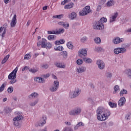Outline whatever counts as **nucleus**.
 I'll return each instance as SVG.
<instances>
[{
	"mask_svg": "<svg viewBox=\"0 0 131 131\" xmlns=\"http://www.w3.org/2000/svg\"><path fill=\"white\" fill-rule=\"evenodd\" d=\"M111 114L110 111L103 106L98 107L96 110L97 119L99 121H105V120H107V118H109Z\"/></svg>",
	"mask_w": 131,
	"mask_h": 131,
	"instance_id": "nucleus-1",
	"label": "nucleus"
},
{
	"mask_svg": "<svg viewBox=\"0 0 131 131\" xmlns=\"http://www.w3.org/2000/svg\"><path fill=\"white\" fill-rule=\"evenodd\" d=\"M129 48V44L127 43H124L121 45V47H119L114 49V53L116 55L119 54H124L126 53V49Z\"/></svg>",
	"mask_w": 131,
	"mask_h": 131,
	"instance_id": "nucleus-2",
	"label": "nucleus"
},
{
	"mask_svg": "<svg viewBox=\"0 0 131 131\" xmlns=\"http://www.w3.org/2000/svg\"><path fill=\"white\" fill-rule=\"evenodd\" d=\"M15 114L17 116L13 118V124L15 126H19V121L23 119V116H22V114L19 112H15Z\"/></svg>",
	"mask_w": 131,
	"mask_h": 131,
	"instance_id": "nucleus-3",
	"label": "nucleus"
},
{
	"mask_svg": "<svg viewBox=\"0 0 131 131\" xmlns=\"http://www.w3.org/2000/svg\"><path fill=\"white\" fill-rule=\"evenodd\" d=\"M81 94V89L77 88L73 91L70 92L69 93V98L70 99H75Z\"/></svg>",
	"mask_w": 131,
	"mask_h": 131,
	"instance_id": "nucleus-4",
	"label": "nucleus"
},
{
	"mask_svg": "<svg viewBox=\"0 0 131 131\" xmlns=\"http://www.w3.org/2000/svg\"><path fill=\"white\" fill-rule=\"evenodd\" d=\"M81 113V108L76 107L74 110H72L69 112V115L71 116H75V115H79Z\"/></svg>",
	"mask_w": 131,
	"mask_h": 131,
	"instance_id": "nucleus-5",
	"label": "nucleus"
},
{
	"mask_svg": "<svg viewBox=\"0 0 131 131\" xmlns=\"http://www.w3.org/2000/svg\"><path fill=\"white\" fill-rule=\"evenodd\" d=\"M59 89V81H54L53 84L50 88L49 90L52 93H54V92H57V90Z\"/></svg>",
	"mask_w": 131,
	"mask_h": 131,
	"instance_id": "nucleus-6",
	"label": "nucleus"
},
{
	"mask_svg": "<svg viewBox=\"0 0 131 131\" xmlns=\"http://www.w3.org/2000/svg\"><path fill=\"white\" fill-rule=\"evenodd\" d=\"M89 13H91V7L87 6L79 12V15L80 16H85V15H88Z\"/></svg>",
	"mask_w": 131,
	"mask_h": 131,
	"instance_id": "nucleus-7",
	"label": "nucleus"
},
{
	"mask_svg": "<svg viewBox=\"0 0 131 131\" xmlns=\"http://www.w3.org/2000/svg\"><path fill=\"white\" fill-rule=\"evenodd\" d=\"M18 72V67L15 69L8 75V79H15L17 78V72Z\"/></svg>",
	"mask_w": 131,
	"mask_h": 131,
	"instance_id": "nucleus-8",
	"label": "nucleus"
},
{
	"mask_svg": "<svg viewBox=\"0 0 131 131\" xmlns=\"http://www.w3.org/2000/svg\"><path fill=\"white\" fill-rule=\"evenodd\" d=\"M104 24H102L101 21H96L95 24L93 25L94 29H97L99 30H102L104 29Z\"/></svg>",
	"mask_w": 131,
	"mask_h": 131,
	"instance_id": "nucleus-9",
	"label": "nucleus"
},
{
	"mask_svg": "<svg viewBox=\"0 0 131 131\" xmlns=\"http://www.w3.org/2000/svg\"><path fill=\"white\" fill-rule=\"evenodd\" d=\"M98 68L100 70H104L105 69V62L102 60H98L96 62Z\"/></svg>",
	"mask_w": 131,
	"mask_h": 131,
	"instance_id": "nucleus-10",
	"label": "nucleus"
},
{
	"mask_svg": "<svg viewBox=\"0 0 131 131\" xmlns=\"http://www.w3.org/2000/svg\"><path fill=\"white\" fill-rule=\"evenodd\" d=\"M46 120H47V116L45 115L42 116L41 118H40L39 121L38 122V125L39 126H43V125L47 123Z\"/></svg>",
	"mask_w": 131,
	"mask_h": 131,
	"instance_id": "nucleus-11",
	"label": "nucleus"
},
{
	"mask_svg": "<svg viewBox=\"0 0 131 131\" xmlns=\"http://www.w3.org/2000/svg\"><path fill=\"white\" fill-rule=\"evenodd\" d=\"M78 55L80 58H84L88 55V52L85 49H81L78 51Z\"/></svg>",
	"mask_w": 131,
	"mask_h": 131,
	"instance_id": "nucleus-12",
	"label": "nucleus"
},
{
	"mask_svg": "<svg viewBox=\"0 0 131 131\" xmlns=\"http://www.w3.org/2000/svg\"><path fill=\"white\" fill-rule=\"evenodd\" d=\"M124 41V38H120L119 37H115L113 40V42L115 45H119L121 42H123Z\"/></svg>",
	"mask_w": 131,
	"mask_h": 131,
	"instance_id": "nucleus-13",
	"label": "nucleus"
},
{
	"mask_svg": "<svg viewBox=\"0 0 131 131\" xmlns=\"http://www.w3.org/2000/svg\"><path fill=\"white\" fill-rule=\"evenodd\" d=\"M47 45V40L45 38H42L41 41H39L37 43V47H41V48H46Z\"/></svg>",
	"mask_w": 131,
	"mask_h": 131,
	"instance_id": "nucleus-14",
	"label": "nucleus"
},
{
	"mask_svg": "<svg viewBox=\"0 0 131 131\" xmlns=\"http://www.w3.org/2000/svg\"><path fill=\"white\" fill-rule=\"evenodd\" d=\"M17 24V15L14 14L10 23L11 27H15Z\"/></svg>",
	"mask_w": 131,
	"mask_h": 131,
	"instance_id": "nucleus-15",
	"label": "nucleus"
},
{
	"mask_svg": "<svg viewBox=\"0 0 131 131\" xmlns=\"http://www.w3.org/2000/svg\"><path fill=\"white\" fill-rule=\"evenodd\" d=\"M118 16V12H115L114 14H112V15L110 17V23H113V22L115 21Z\"/></svg>",
	"mask_w": 131,
	"mask_h": 131,
	"instance_id": "nucleus-16",
	"label": "nucleus"
},
{
	"mask_svg": "<svg viewBox=\"0 0 131 131\" xmlns=\"http://www.w3.org/2000/svg\"><path fill=\"white\" fill-rule=\"evenodd\" d=\"M126 102V99H125V97H121L118 102V106H119L120 107H122V106H123V105L125 104Z\"/></svg>",
	"mask_w": 131,
	"mask_h": 131,
	"instance_id": "nucleus-17",
	"label": "nucleus"
},
{
	"mask_svg": "<svg viewBox=\"0 0 131 131\" xmlns=\"http://www.w3.org/2000/svg\"><path fill=\"white\" fill-rule=\"evenodd\" d=\"M76 71L78 73H83L86 71V68L84 66H80L76 69Z\"/></svg>",
	"mask_w": 131,
	"mask_h": 131,
	"instance_id": "nucleus-18",
	"label": "nucleus"
},
{
	"mask_svg": "<svg viewBox=\"0 0 131 131\" xmlns=\"http://www.w3.org/2000/svg\"><path fill=\"white\" fill-rule=\"evenodd\" d=\"M54 65L58 68H62L63 69L66 68V65L61 62H56L54 63Z\"/></svg>",
	"mask_w": 131,
	"mask_h": 131,
	"instance_id": "nucleus-19",
	"label": "nucleus"
},
{
	"mask_svg": "<svg viewBox=\"0 0 131 131\" xmlns=\"http://www.w3.org/2000/svg\"><path fill=\"white\" fill-rule=\"evenodd\" d=\"M35 81L36 82H38L39 83H45L46 82V80L43 78H41L40 77H37L34 78Z\"/></svg>",
	"mask_w": 131,
	"mask_h": 131,
	"instance_id": "nucleus-20",
	"label": "nucleus"
},
{
	"mask_svg": "<svg viewBox=\"0 0 131 131\" xmlns=\"http://www.w3.org/2000/svg\"><path fill=\"white\" fill-rule=\"evenodd\" d=\"M58 25H61L66 29L69 28V24L68 23H64V21H60L58 23Z\"/></svg>",
	"mask_w": 131,
	"mask_h": 131,
	"instance_id": "nucleus-21",
	"label": "nucleus"
},
{
	"mask_svg": "<svg viewBox=\"0 0 131 131\" xmlns=\"http://www.w3.org/2000/svg\"><path fill=\"white\" fill-rule=\"evenodd\" d=\"M2 37H5V35H6V33H7V29L4 27H1L0 28V33H2Z\"/></svg>",
	"mask_w": 131,
	"mask_h": 131,
	"instance_id": "nucleus-22",
	"label": "nucleus"
},
{
	"mask_svg": "<svg viewBox=\"0 0 131 131\" xmlns=\"http://www.w3.org/2000/svg\"><path fill=\"white\" fill-rule=\"evenodd\" d=\"M38 97V94L37 93L34 92L29 96V99H35Z\"/></svg>",
	"mask_w": 131,
	"mask_h": 131,
	"instance_id": "nucleus-23",
	"label": "nucleus"
},
{
	"mask_svg": "<svg viewBox=\"0 0 131 131\" xmlns=\"http://www.w3.org/2000/svg\"><path fill=\"white\" fill-rule=\"evenodd\" d=\"M120 91V88H119V86L118 85H116L114 87V92L113 94H117L118 92Z\"/></svg>",
	"mask_w": 131,
	"mask_h": 131,
	"instance_id": "nucleus-24",
	"label": "nucleus"
},
{
	"mask_svg": "<svg viewBox=\"0 0 131 131\" xmlns=\"http://www.w3.org/2000/svg\"><path fill=\"white\" fill-rule=\"evenodd\" d=\"M77 15L76 14V13L72 12L71 14L69 15V18H70L71 20H73L74 19H75V18H76Z\"/></svg>",
	"mask_w": 131,
	"mask_h": 131,
	"instance_id": "nucleus-25",
	"label": "nucleus"
},
{
	"mask_svg": "<svg viewBox=\"0 0 131 131\" xmlns=\"http://www.w3.org/2000/svg\"><path fill=\"white\" fill-rule=\"evenodd\" d=\"M83 60L84 62L88 63V64H91V63H93V60L89 57L83 58Z\"/></svg>",
	"mask_w": 131,
	"mask_h": 131,
	"instance_id": "nucleus-26",
	"label": "nucleus"
},
{
	"mask_svg": "<svg viewBox=\"0 0 131 131\" xmlns=\"http://www.w3.org/2000/svg\"><path fill=\"white\" fill-rule=\"evenodd\" d=\"M83 123L79 122L74 126V129L76 130V129H78L79 127H80V126H83Z\"/></svg>",
	"mask_w": 131,
	"mask_h": 131,
	"instance_id": "nucleus-27",
	"label": "nucleus"
},
{
	"mask_svg": "<svg viewBox=\"0 0 131 131\" xmlns=\"http://www.w3.org/2000/svg\"><path fill=\"white\" fill-rule=\"evenodd\" d=\"M64 32H65V29L63 28H60L55 31V34H61L62 33H64Z\"/></svg>",
	"mask_w": 131,
	"mask_h": 131,
	"instance_id": "nucleus-28",
	"label": "nucleus"
},
{
	"mask_svg": "<svg viewBox=\"0 0 131 131\" xmlns=\"http://www.w3.org/2000/svg\"><path fill=\"white\" fill-rule=\"evenodd\" d=\"M73 6H74V4H73V3H70L64 6V9L67 10L69 9H72Z\"/></svg>",
	"mask_w": 131,
	"mask_h": 131,
	"instance_id": "nucleus-29",
	"label": "nucleus"
},
{
	"mask_svg": "<svg viewBox=\"0 0 131 131\" xmlns=\"http://www.w3.org/2000/svg\"><path fill=\"white\" fill-rule=\"evenodd\" d=\"M63 43H65V40L63 39L55 42V45H56L57 46H59V45H63Z\"/></svg>",
	"mask_w": 131,
	"mask_h": 131,
	"instance_id": "nucleus-30",
	"label": "nucleus"
},
{
	"mask_svg": "<svg viewBox=\"0 0 131 131\" xmlns=\"http://www.w3.org/2000/svg\"><path fill=\"white\" fill-rule=\"evenodd\" d=\"M29 72H31V73H36V72H37L38 71V68H32L31 69H29Z\"/></svg>",
	"mask_w": 131,
	"mask_h": 131,
	"instance_id": "nucleus-31",
	"label": "nucleus"
},
{
	"mask_svg": "<svg viewBox=\"0 0 131 131\" xmlns=\"http://www.w3.org/2000/svg\"><path fill=\"white\" fill-rule=\"evenodd\" d=\"M60 54L62 56L63 58L64 59H67V58L68 57V53H67L66 51L61 52Z\"/></svg>",
	"mask_w": 131,
	"mask_h": 131,
	"instance_id": "nucleus-32",
	"label": "nucleus"
},
{
	"mask_svg": "<svg viewBox=\"0 0 131 131\" xmlns=\"http://www.w3.org/2000/svg\"><path fill=\"white\" fill-rule=\"evenodd\" d=\"M67 47L69 50H73V44L72 42L70 41L67 43Z\"/></svg>",
	"mask_w": 131,
	"mask_h": 131,
	"instance_id": "nucleus-33",
	"label": "nucleus"
},
{
	"mask_svg": "<svg viewBox=\"0 0 131 131\" xmlns=\"http://www.w3.org/2000/svg\"><path fill=\"white\" fill-rule=\"evenodd\" d=\"M115 2L113 0H110L106 3L107 7H112L114 6Z\"/></svg>",
	"mask_w": 131,
	"mask_h": 131,
	"instance_id": "nucleus-34",
	"label": "nucleus"
},
{
	"mask_svg": "<svg viewBox=\"0 0 131 131\" xmlns=\"http://www.w3.org/2000/svg\"><path fill=\"white\" fill-rule=\"evenodd\" d=\"M31 53L30 52L25 55L24 60H29V59L31 58Z\"/></svg>",
	"mask_w": 131,
	"mask_h": 131,
	"instance_id": "nucleus-35",
	"label": "nucleus"
},
{
	"mask_svg": "<svg viewBox=\"0 0 131 131\" xmlns=\"http://www.w3.org/2000/svg\"><path fill=\"white\" fill-rule=\"evenodd\" d=\"M108 105L111 108H116L117 107V104L113 103L112 102H109Z\"/></svg>",
	"mask_w": 131,
	"mask_h": 131,
	"instance_id": "nucleus-36",
	"label": "nucleus"
},
{
	"mask_svg": "<svg viewBox=\"0 0 131 131\" xmlns=\"http://www.w3.org/2000/svg\"><path fill=\"white\" fill-rule=\"evenodd\" d=\"M9 58H10V55H6L4 57V58L3 59V60L2 61V64H5V63H6V62H7V61H8V60L9 59Z\"/></svg>",
	"mask_w": 131,
	"mask_h": 131,
	"instance_id": "nucleus-37",
	"label": "nucleus"
},
{
	"mask_svg": "<svg viewBox=\"0 0 131 131\" xmlns=\"http://www.w3.org/2000/svg\"><path fill=\"white\" fill-rule=\"evenodd\" d=\"M56 37L57 36H56V35H50L48 37V39H49V40H55Z\"/></svg>",
	"mask_w": 131,
	"mask_h": 131,
	"instance_id": "nucleus-38",
	"label": "nucleus"
},
{
	"mask_svg": "<svg viewBox=\"0 0 131 131\" xmlns=\"http://www.w3.org/2000/svg\"><path fill=\"white\" fill-rule=\"evenodd\" d=\"M126 94H127V91L124 89H123L120 92V97H122L123 95H126Z\"/></svg>",
	"mask_w": 131,
	"mask_h": 131,
	"instance_id": "nucleus-39",
	"label": "nucleus"
},
{
	"mask_svg": "<svg viewBox=\"0 0 131 131\" xmlns=\"http://www.w3.org/2000/svg\"><path fill=\"white\" fill-rule=\"evenodd\" d=\"M37 103H38V99H36V100L31 102L30 103V106H35V105H36V104H37Z\"/></svg>",
	"mask_w": 131,
	"mask_h": 131,
	"instance_id": "nucleus-40",
	"label": "nucleus"
},
{
	"mask_svg": "<svg viewBox=\"0 0 131 131\" xmlns=\"http://www.w3.org/2000/svg\"><path fill=\"white\" fill-rule=\"evenodd\" d=\"M98 21L100 22L101 24H104V23H106V22H107V18L102 17L100 19V20H98Z\"/></svg>",
	"mask_w": 131,
	"mask_h": 131,
	"instance_id": "nucleus-41",
	"label": "nucleus"
},
{
	"mask_svg": "<svg viewBox=\"0 0 131 131\" xmlns=\"http://www.w3.org/2000/svg\"><path fill=\"white\" fill-rule=\"evenodd\" d=\"M63 16H64V15L60 14L58 15H53V18H55L56 19H62V18H63Z\"/></svg>",
	"mask_w": 131,
	"mask_h": 131,
	"instance_id": "nucleus-42",
	"label": "nucleus"
},
{
	"mask_svg": "<svg viewBox=\"0 0 131 131\" xmlns=\"http://www.w3.org/2000/svg\"><path fill=\"white\" fill-rule=\"evenodd\" d=\"M94 41L97 44H100L101 43V38L99 37H97L94 39Z\"/></svg>",
	"mask_w": 131,
	"mask_h": 131,
	"instance_id": "nucleus-43",
	"label": "nucleus"
},
{
	"mask_svg": "<svg viewBox=\"0 0 131 131\" xmlns=\"http://www.w3.org/2000/svg\"><path fill=\"white\" fill-rule=\"evenodd\" d=\"M54 50L55 51H58L59 52L61 51H63L64 50V48H63L62 46H58V47H57L56 48H54Z\"/></svg>",
	"mask_w": 131,
	"mask_h": 131,
	"instance_id": "nucleus-44",
	"label": "nucleus"
},
{
	"mask_svg": "<svg viewBox=\"0 0 131 131\" xmlns=\"http://www.w3.org/2000/svg\"><path fill=\"white\" fill-rule=\"evenodd\" d=\"M87 40H88V37L86 36H84L80 39V41L83 43L85 42V41H86Z\"/></svg>",
	"mask_w": 131,
	"mask_h": 131,
	"instance_id": "nucleus-45",
	"label": "nucleus"
},
{
	"mask_svg": "<svg viewBox=\"0 0 131 131\" xmlns=\"http://www.w3.org/2000/svg\"><path fill=\"white\" fill-rule=\"evenodd\" d=\"M76 63L78 65H82V64L83 63V60L81 59H78L76 61Z\"/></svg>",
	"mask_w": 131,
	"mask_h": 131,
	"instance_id": "nucleus-46",
	"label": "nucleus"
},
{
	"mask_svg": "<svg viewBox=\"0 0 131 131\" xmlns=\"http://www.w3.org/2000/svg\"><path fill=\"white\" fill-rule=\"evenodd\" d=\"M126 74H127V76L129 78H131V70H127L126 71Z\"/></svg>",
	"mask_w": 131,
	"mask_h": 131,
	"instance_id": "nucleus-47",
	"label": "nucleus"
},
{
	"mask_svg": "<svg viewBox=\"0 0 131 131\" xmlns=\"http://www.w3.org/2000/svg\"><path fill=\"white\" fill-rule=\"evenodd\" d=\"M5 88H6V84L3 83L0 87V93H2L5 90Z\"/></svg>",
	"mask_w": 131,
	"mask_h": 131,
	"instance_id": "nucleus-48",
	"label": "nucleus"
},
{
	"mask_svg": "<svg viewBox=\"0 0 131 131\" xmlns=\"http://www.w3.org/2000/svg\"><path fill=\"white\" fill-rule=\"evenodd\" d=\"M63 131H73L70 127H66L63 128Z\"/></svg>",
	"mask_w": 131,
	"mask_h": 131,
	"instance_id": "nucleus-49",
	"label": "nucleus"
},
{
	"mask_svg": "<svg viewBox=\"0 0 131 131\" xmlns=\"http://www.w3.org/2000/svg\"><path fill=\"white\" fill-rule=\"evenodd\" d=\"M13 87L12 86L9 87L8 89H7V92L9 94L13 93Z\"/></svg>",
	"mask_w": 131,
	"mask_h": 131,
	"instance_id": "nucleus-50",
	"label": "nucleus"
},
{
	"mask_svg": "<svg viewBox=\"0 0 131 131\" xmlns=\"http://www.w3.org/2000/svg\"><path fill=\"white\" fill-rule=\"evenodd\" d=\"M11 80L10 81L9 83L10 84H14V83H16V82H17V80H16V79H11Z\"/></svg>",
	"mask_w": 131,
	"mask_h": 131,
	"instance_id": "nucleus-51",
	"label": "nucleus"
},
{
	"mask_svg": "<svg viewBox=\"0 0 131 131\" xmlns=\"http://www.w3.org/2000/svg\"><path fill=\"white\" fill-rule=\"evenodd\" d=\"M52 45L50 42L46 43V49H51L52 48Z\"/></svg>",
	"mask_w": 131,
	"mask_h": 131,
	"instance_id": "nucleus-52",
	"label": "nucleus"
},
{
	"mask_svg": "<svg viewBox=\"0 0 131 131\" xmlns=\"http://www.w3.org/2000/svg\"><path fill=\"white\" fill-rule=\"evenodd\" d=\"M96 51H97V52H103L104 49H103L102 47H97L96 48Z\"/></svg>",
	"mask_w": 131,
	"mask_h": 131,
	"instance_id": "nucleus-53",
	"label": "nucleus"
},
{
	"mask_svg": "<svg viewBox=\"0 0 131 131\" xmlns=\"http://www.w3.org/2000/svg\"><path fill=\"white\" fill-rule=\"evenodd\" d=\"M106 76L107 78H111L112 77V74L111 73H107Z\"/></svg>",
	"mask_w": 131,
	"mask_h": 131,
	"instance_id": "nucleus-54",
	"label": "nucleus"
},
{
	"mask_svg": "<svg viewBox=\"0 0 131 131\" xmlns=\"http://www.w3.org/2000/svg\"><path fill=\"white\" fill-rule=\"evenodd\" d=\"M12 112V109L10 107H7L6 108V113H10V112Z\"/></svg>",
	"mask_w": 131,
	"mask_h": 131,
	"instance_id": "nucleus-55",
	"label": "nucleus"
},
{
	"mask_svg": "<svg viewBox=\"0 0 131 131\" xmlns=\"http://www.w3.org/2000/svg\"><path fill=\"white\" fill-rule=\"evenodd\" d=\"M42 68H43V69H48V68H49V65L46 64H43L42 66Z\"/></svg>",
	"mask_w": 131,
	"mask_h": 131,
	"instance_id": "nucleus-56",
	"label": "nucleus"
},
{
	"mask_svg": "<svg viewBox=\"0 0 131 131\" xmlns=\"http://www.w3.org/2000/svg\"><path fill=\"white\" fill-rule=\"evenodd\" d=\"M48 32L49 34H56V31H49Z\"/></svg>",
	"mask_w": 131,
	"mask_h": 131,
	"instance_id": "nucleus-57",
	"label": "nucleus"
},
{
	"mask_svg": "<svg viewBox=\"0 0 131 131\" xmlns=\"http://www.w3.org/2000/svg\"><path fill=\"white\" fill-rule=\"evenodd\" d=\"M43 78H48V77H50V74H46L45 75H43Z\"/></svg>",
	"mask_w": 131,
	"mask_h": 131,
	"instance_id": "nucleus-58",
	"label": "nucleus"
},
{
	"mask_svg": "<svg viewBox=\"0 0 131 131\" xmlns=\"http://www.w3.org/2000/svg\"><path fill=\"white\" fill-rule=\"evenodd\" d=\"M28 69L29 70V68H28V67L26 66L24 68L22 69V71H25V70H28Z\"/></svg>",
	"mask_w": 131,
	"mask_h": 131,
	"instance_id": "nucleus-59",
	"label": "nucleus"
},
{
	"mask_svg": "<svg viewBox=\"0 0 131 131\" xmlns=\"http://www.w3.org/2000/svg\"><path fill=\"white\" fill-rule=\"evenodd\" d=\"M101 9H102V7L99 5L98 6H97V11L99 12V11H100Z\"/></svg>",
	"mask_w": 131,
	"mask_h": 131,
	"instance_id": "nucleus-60",
	"label": "nucleus"
},
{
	"mask_svg": "<svg viewBox=\"0 0 131 131\" xmlns=\"http://www.w3.org/2000/svg\"><path fill=\"white\" fill-rule=\"evenodd\" d=\"M43 11H46V10H48V6H45L43 7Z\"/></svg>",
	"mask_w": 131,
	"mask_h": 131,
	"instance_id": "nucleus-61",
	"label": "nucleus"
},
{
	"mask_svg": "<svg viewBox=\"0 0 131 131\" xmlns=\"http://www.w3.org/2000/svg\"><path fill=\"white\" fill-rule=\"evenodd\" d=\"M52 78H53V79H57V76H56L54 74L52 75Z\"/></svg>",
	"mask_w": 131,
	"mask_h": 131,
	"instance_id": "nucleus-62",
	"label": "nucleus"
},
{
	"mask_svg": "<svg viewBox=\"0 0 131 131\" xmlns=\"http://www.w3.org/2000/svg\"><path fill=\"white\" fill-rule=\"evenodd\" d=\"M30 23H31V20H28L27 23V26H29V25H30Z\"/></svg>",
	"mask_w": 131,
	"mask_h": 131,
	"instance_id": "nucleus-63",
	"label": "nucleus"
},
{
	"mask_svg": "<svg viewBox=\"0 0 131 131\" xmlns=\"http://www.w3.org/2000/svg\"><path fill=\"white\" fill-rule=\"evenodd\" d=\"M126 32H131V28L127 29Z\"/></svg>",
	"mask_w": 131,
	"mask_h": 131,
	"instance_id": "nucleus-64",
	"label": "nucleus"
}]
</instances>
